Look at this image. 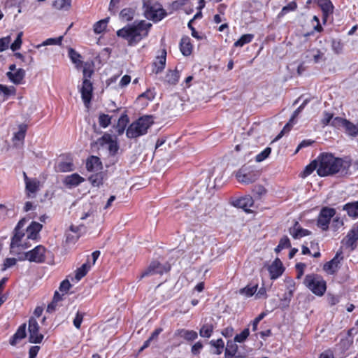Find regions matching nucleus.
<instances>
[{"label": "nucleus", "instance_id": "nucleus-1", "mask_svg": "<svg viewBox=\"0 0 358 358\" xmlns=\"http://www.w3.org/2000/svg\"><path fill=\"white\" fill-rule=\"evenodd\" d=\"M317 174L324 177L338 173L347 174L351 166L350 160L336 157L332 154L323 153L318 157Z\"/></svg>", "mask_w": 358, "mask_h": 358}, {"label": "nucleus", "instance_id": "nucleus-2", "mask_svg": "<svg viewBox=\"0 0 358 358\" xmlns=\"http://www.w3.org/2000/svg\"><path fill=\"white\" fill-rule=\"evenodd\" d=\"M151 27L152 24L145 20L135 21L119 29L117 35L127 40L129 45L133 46L148 35Z\"/></svg>", "mask_w": 358, "mask_h": 358}, {"label": "nucleus", "instance_id": "nucleus-3", "mask_svg": "<svg viewBox=\"0 0 358 358\" xmlns=\"http://www.w3.org/2000/svg\"><path fill=\"white\" fill-rule=\"evenodd\" d=\"M153 123L152 116L145 115L141 117L129 126L126 131V135L129 138H136L145 135Z\"/></svg>", "mask_w": 358, "mask_h": 358}, {"label": "nucleus", "instance_id": "nucleus-4", "mask_svg": "<svg viewBox=\"0 0 358 358\" xmlns=\"http://www.w3.org/2000/svg\"><path fill=\"white\" fill-rule=\"evenodd\" d=\"M303 284L317 296H322L327 289L326 282L322 276L317 274L307 275L304 278Z\"/></svg>", "mask_w": 358, "mask_h": 358}, {"label": "nucleus", "instance_id": "nucleus-5", "mask_svg": "<svg viewBox=\"0 0 358 358\" xmlns=\"http://www.w3.org/2000/svg\"><path fill=\"white\" fill-rule=\"evenodd\" d=\"M143 7L145 17L154 22L160 21L166 15L162 6L156 2L148 1L144 3Z\"/></svg>", "mask_w": 358, "mask_h": 358}, {"label": "nucleus", "instance_id": "nucleus-6", "mask_svg": "<svg viewBox=\"0 0 358 358\" xmlns=\"http://www.w3.org/2000/svg\"><path fill=\"white\" fill-rule=\"evenodd\" d=\"M236 178L238 182L249 185L258 179L259 173L249 166H243L236 172Z\"/></svg>", "mask_w": 358, "mask_h": 358}, {"label": "nucleus", "instance_id": "nucleus-7", "mask_svg": "<svg viewBox=\"0 0 358 358\" xmlns=\"http://www.w3.org/2000/svg\"><path fill=\"white\" fill-rule=\"evenodd\" d=\"M336 210L332 208L323 207L317 217V225L324 231L329 229L331 220L335 216Z\"/></svg>", "mask_w": 358, "mask_h": 358}, {"label": "nucleus", "instance_id": "nucleus-8", "mask_svg": "<svg viewBox=\"0 0 358 358\" xmlns=\"http://www.w3.org/2000/svg\"><path fill=\"white\" fill-rule=\"evenodd\" d=\"M23 178L27 196L29 198L36 197V193L40 190V181L36 178L28 177L25 172H23Z\"/></svg>", "mask_w": 358, "mask_h": 358}, {"label": "nucleus", "instance_id": "nucleus-9", "mask_svg": "<svg viewBox=\"0 0 358 358\" xmlns=\"http://www.w3.org/2000/svg\"><path fill=\"white\" fill-rule=\"evenodd\" d=\"M46 250L43 245H37L33 250L24 253L22 259H27L31 262L42 263L45 260Z\"/></svg>", "mask_w": 358, "mask_h": 358}, {"label": "nucleus", "instance_id": "nucleus-10", "mask_svg": "<svg viewBox=\"0 0 358 358\" xmlns=\"http://www.w3.org/2000/svg\"><path fill=\"white\" fill-rule=\"evenodd\" d=\"M29 342L32 343H41L44 336L39 333V326L35 318L31 317L29 320Z\"/></svg>", "mask_w": 358, "mask_h": 358}, {"label": "nucleus", "instance_id": "nucleus-11", "mask_svg": "<svg viewBox=\"0 0 358 358\" xmlns=\"http://www.w3.org/2000/svg\"><path fill=\"white\" fill-rule=\"evenodd\" d=\"M170 270L169 265H162L159 262L155 261L152 262L148 268L144 271L141 275V278L146 276L152 275L155 274H162L164 272H167Z\"/></svg>", "mask_w": 358, "mask_h": 358}, {"label": "nucleus", "instance_id": "nucleus-12", "mask_svg": "<svg viewBox=\"0 0 358 358\" xmlns=\"http://www.w3.org/2000/svg\"><path fill=\"white\" fill-rule=\"evenodd\" d=\"M99 141L101 145H108V150L110 155H115L117 152L119 145L117 144L116 137H114L110 134L106 133L99 138Z\"/></svg>", "mask_w": 358, "mask_h": 358}, {"label": "nucleus", "instance_id": "nucleus-13", "mask_svg": "<svg viewBox=\"0 0 358 358\" xmlns=\"http://www.w3.org/2000/svg\"><path fill=\"white\" fill-rule=\"evenodd\" d=\"M25 236L26 234L24 231L14 230L13 236L12 237L10 245L11 252L15 248L21 247L22 248H27L31 246L27 242L23 241V238L25 237Z\"/></svg>", "mask_w": 358, "mask_h": 358}, {"label": "nucleus", "instance_id": "nucleus-14", "mask_svg": "<svg viewBox=\"0 0 358 358\" xmlns=\"http://www.w3.org/2000/svg\"><path fill=\"white\" fill-rule=\"evenodd\" d=\"M358 241V224H355L347 234L343 240L345 245L353 250L357 247V241Z\"/></svg>", "mask_w": 358, "mask_h": 358}, {"label": "nucleus", "instance_id": "nucleus-15", "mask_svg": "<svg viewBox=\"0 0 358 358\" xmlns=\"http://www.w3.org/2000/svg\"><path fill=\"white\" fill-rule=\"evenodd\" d=\"M92 83L90 80H83V86L80 90L82 99L84 102V104L86 107H88L91 99H92Z\"/></svg>", "mask_w": 358, "mask_h": 358}, {"label": "nucleus", "instance_id": "nucleus-16", "mask_svg": "<svg viewBox=\"0 0 358 358\" xmlns=\"http://www.w3.org/2000/svg\"><path fill=\"white\" fill-rule=\"evenodd\" d=\"M343 258L342 252H337L335 257L324 265V270L329 274L335 273L338 269L341 261Z\"/></svg>", "mask_w": 358, "mask_h": 358}, {"label": "nucleus", "instance_id": "nucleus-17", "mask_svg": "<svg viewBox=\"0 0 358 358\" xmlns=\"http://www.w3.org/2000/svg\"><path fill=\"white\" fill-rule=\"evenodd\" d=\"M268 271L271 279H277L282 274L284 268L280 259L276 258L273 261L268 267Z\"/></svg>", "mask_w": 358, "mask_h": 358}, {"label": "nucleus", "instance_id": "nucleus-18", "mask_svg": "<svg viewBox=\"0 0 358 358\" xmlns=\"http://www.w3.org/2000/svg\"><path fill=\"white\" fill-rule=\"evenodd\" d=\"M289 232L294 239H299L311 234L308 229L302 228L298 222H295L294 226L289 229Z\"/></svg>", "mask_w": 358, "mask_h": 358}, {"label": "nucleus", "instance_id": "nucleus-19", "mask_svg": "<svg viewBox=\"0 0 358 358\" xmlns=\"http://www.w3.org/2000/svg\"><path fill=\"white\" fill-rule=\"evenodd\" d=\"M6 76L13 83L20 85L23 83L25 77V71L22 69H17L15 72L8 71Z\"/></svg>", "mask_w": 358, "mask_h": 358}, {"label": "nucleus", "instance_id": "nucleus-20", "mask_svg": "<svg viewBox=\"0 0 358 358\" xmlns=\"http://www.w3.org/2000/svg\"><path fill=\"white\" fill-rule=\"evenodd\" d=\"M42 224L32 222L31 224L27 228L26 239L36 240L38 236L39 231L42 229Z\"/></svg>", "mask_w": 358, "mask_h": 358}, {"label": "nucleus", "instance_id": "nucleus-21", "mask_svg": "<svg viewBox=\"0 0 358 358\" xmlns=\"http://www.w3.org/2000/svg\"><path fill=\"white\" fill-rule=\"evenodd\" d=\"M174 336L181 337L188 342H192L197 338L198 334L194 330L179 329L175 331Z\"/></svg>", "mask_w": 358, "mask_h": 358}, {"label": "nucleus", "instance_id": "nucleus-22", "mask_svg": "<svg viewBox=\"0 0 358 358\" xmlns=\"http://www.w3.org/2000/svg\"><path fill=\"white\" fill-rule=\"evenodd\" d=\"M166 51L163 50L161 55L157 57L156 60L153 63L152 72L157 74L164 70L166 65Z\"/></svg>", "mask_w": 358, "mask_h": 358}, {"label": "nucleus", "instance_id": "nucleus-23", "mask_svg": "<svg viewBox=\"0 0 358 358\" xmlns=\"http://www.w3.org/2000/svg\"><path fill=\"white\" fill-rule=\"evenodd\" d=\"M318 6L322 10L323 13V21H327V17L333 13L334 6L330 0H319Z\"/></svg>", "mask_w": 358, "mask_h": 358}, {"label": "nucleus", "instance_id": "nucleus-24", "mask_svg": "<svg viewBox=\"0 0 358 358\" xmlns=\"http://www.w3.org/2000/svg\"><path fill=\"white\" fill-rule=\"evenodd\" d=\"M85 179L81 177L78 173H73L71 175L67 176L64 181V183L66 186L69 187H76L79 185L81 182H84Z\"/></svg>", "mask_w": 358, "mask_h": 358}, {"label": "nucleus", "instance_id": "nucleus-25", "mask_svg": "<svg viewBox=\"0 0 358 358\" xmlns=\"http://www.w3.org/2000/svg\"><path fill=\"white\" fill-rule=\"evenodd\" d=\"M27 130V124H21L18 126V131L14 134V136L13 138V141L15 146H17L19 145L17 142H20V143H23Z\"/></svg>", "mask_w": 358, "mask_h": 358}, {"label": "nucleus", "instance_id": "nucleus-26", "mask_svg": "<svg viewBox=\"0 0 358 358\" xmlns=\"http://www.w3.org/2000/svg\"><path fill=\"white\" fill-rule=\"evenodd\" d=\"M253 199L250 196H246L243 198L236 200L234 205L238 208H243L245 211H248L249 208L253 205Z\"/></svg>", "mask_w": 358, "mask_h": 358}, {"label": "nucleus", "instance_id": "nucleus-27", "mask_svg": "<svg viewBox=\"0 0 358 358\" xmlns=\"http://www.w3.org/2000/svg\"><path fill=\"white\" fill-rule=\"evenodd\" d=\"M86 168L89 171H96L101 169L100 159L96 156H91L86 162Z\"/></svg>", "mask_w": 358, "mask_h": 358}, {"label": "nucleus", "instance_id": "nucleus-28", "mask_svg": "<svg viewBox=\"0 0 358 358\" xmlns=\"http://www.w3.org/2000/svg\"><path fill=\"white\" fill-rule=\"evenodd\" d=\"M180 49L182 54L185 56H189L192 51V45L190 43V38L188 36H183L180 43Z\"/></svg>", "mask_w": 358, "mask_h": 358}, {"label": "nucleus", "instance_id": "nucleus-29", "mask_svg": "<svg viewBox=\"0 0 358 358\" xmlns=\"http://www.w3.org/2000/svg\"><path fill=\"white\" fill-rule=\"evenodd\" d=\"M26 324H22L19 327L15 334L10 340V344L15 345L17 343L26 337Z\"/></svg>", "mask_w": 358, "mask_h": 358}, {"label": "nucleus", "instance_id": "nucleus-30", "mask_svg": "<svg viewBox=\"0 0 358 358\" xmlns=\"http://www.w3.org/2000/svg\"><path fill=\"white\" fill-rule=\"evenodd\" d=\"M343 210L352 217H358V201L348 203L343 206Z\"/></svg>", "mask_w": 358, "mask_h": 358}, {"label": "nucleus", "instance_id": "nucleus-31", "mask_svg": "<svg viewBox=\"0 0 358 358\" xmlns=\"http://www.w3.org/2000/svg\"><path fill=\"white\" fill-rule=\"evenodd\" d=\"M129 122V117L126 114H123L119 118L117 124L116 126V131L118 135H122L127 127V123Z\"/></svg>", "mask_w": 358, "mask_h": 358}, {"label": "nucleus", "instance_id": "nucleus-32", "mask_svg": "<svg viewBox=\"0 0 358 358\" xmlns=\"http://www.w3.org/2000/svg\"><path fill=\"white\" fill-rule=\"evenodd\" d=\"M345 133L352 137L358 136V124H354L347 120L344 127Z\"/></svg>", "mask_w": 358, "mask_h": 358}, {"label": "nucleus", "instance_id": "nucleus-33", "mask_svg": "<svg viewBox=\"0 0 358 358\" xmlns=\"http://www.w3.org/2000/svg\"><path fill=\"white\" fill-rule=\"evenodd\" d=\"M106 175L103 172L92 175L89 180L94 187H99L103 184Z\"/></svg>", "mask_w": 358, "mask_h": 358}, {"label": "nucleus", "instance_id": "nucleus-34", "mask_svg": "<svg viewBox=\"0 0 358 358\" xmlns=\"http://www.w3.org/2000/svg\"><path fill=\"white\" fill-rule=\"evenodd\" d=\"M238 350V346L236 344L232 342H228L225 349L224 356L225 358H234L236 353Z\"/></svg>", "mask_w": 358, "mask_h": 358}, {"label": "nucleus", "instance_id": "nucleus-35", "mask_svg": "<svg viewBox=\"0 0 358 358\" xmlns=\"http://www.w3.org/2000/svg\"><path fill=\"white\" fill-rule=\"evenodd\" d=\"M179 71L177 70L169 71L165 76V80L172 85H176L179 79Z\"/></svg>", "mask_w": 358, "mask_h": 358}, {"label": "nucleus", "instance_id": "nucleus-36", "mask_svg": "<svg viewBox=\"0 0 358 358\" xmlns=\"http://www.w3.org/2000/svg\"><path fill=\"white\" fill-rule=\"evenodd\" d=\"M258 285H247L245 287L242 288L239 290V293L246 297H250L253 296L257 291Z\"/></svg>", "mask_w": 358, "mask_h": 358}, {"label": "nucleus", "instance_id": "nucleus-37", "mask_svg": "<svg viewBox=\"0 0 358 358\" xmlns=\"http://www.w3.org/2000/svg\"><path fill=\"white\" fill-rule=\"evenodd\" d=\"M254 38V35L250 34H243L241 37L234 43L235 47H243L244 45L250 43Z\"/></svg>", "mask_w": 358, "mask_h": 358}, {"label": "nucleus", "instance_id": "nucleus-38", "mask_svg": "<svg viewBox=\"0 0 358 358\" xmlns=\"http://www.w3.org/2000/svg\"><path fill=\"white\" fill-rule=\"evenodd\" d=\"M91 268V265L87 262L85 264H83L81 267L77 269L76 273V278L78 280H80L82 278H83L87 272L90 271Z\"/></svg>", "mask_w": 358, "mask_h": 358}, {"label": "nucleus", "instance_id": "nucleus-39", "mask_svg": "<svg viewBox=\"0 0 358 358\" xmlns=\"http://www.w3.org/2000/svg\"><path fill=\"white\" fill-rule=\"evenodd\" d=\"M71 0H55L52 6L58 10H69L71 7Z\"/></svg>", "mask_w": 358, "mask_h": 358}, {"label": "nucleus", "instance_id": "nucleus-40", "mask_svg": "<svg viewBox=\"0 0 358 358\" xmlns=\"http://www.w3.org/2000/svg\"><path fill=\"white\" fill-rule=\"evenodd\" d=\"M213 331V326L211 324H205L199 331V334L203 338H210Z\"/></svg>", "mask_w": 358, "mask_h": 358}, {"label": "nucleus", "instance_id": "nucleus-41", "mask_svg": "<svg viewBox=\"0 0 358 358\" xmlns=\"http://www.w3.org/2000/svg\"><path fill=\"white\" fill-rule=\"evenodd\" d=\"M108 22V18L103 19V20H101L96 22L94 24V27H93L94 31L96 34L102 33L106 29V28L107 27Z\"/></svg>", "mask_w": 358, "mask_h": 358}, {"label": "nucleus", "instance_id": "nucleus-42", "mask_svg": "<svg viewBox=\"0 0 358 358\" xmlns=\"http://www.w3.org/2000/svg\"><path fill=\"white\" fill-rule=\"evenodd\" d=\"M319 166V161L318 158L315 160H313L311 163H310L308 166H306L303 172V176L306 177L311 174L314 170L318 169Z\"/></svg>", "mask_w": 358, "mask_h": 358}, {"label": "nucleus", "instance_id": "nucleus-43", "mask_svg": "<svg viewBox=\"0 0 358 358\" xmlns=\"http://www.w3.org/2000/svg\"><path fill=\"white\" fill-rule=\"evenodd\" d=\"M323 55H324L323 53H322L319 50L312 49L307 52L306 57H312L313 58L314 62L318 63L320 62Z\"/></svg>", "mask_w": 358, "mask_h": 358}, {"label": "nucleus", "instance_id": "nucleus-44", "mask_svg": "<svg viewBox=\"0 0 358 358\" xmlns=\"http://www.w3.org/2000/svg\"><path fill=\"white\" fill-rule=\"evenodd\" d=\"M296 3L294 1H292L282 8L281 11L278 14V17H281L286 15L287 13L291 11H294L296 9Z\"/></svg>", "mask_w": 358, "mask_h": 358}, {"label": "nucleus", "instance_id": "nucleus-45", "mask_svg": "<svg viewBox=\"0 0 358 358\" xmlns=\"http://www.w3.org/2000/svg\"><path fill=\"white\" fill-rule=\"evenodd\" d=\"M23 36V33L22 31L19 32L17 35V37L14 42L10 44V49L13 51H16L21 48L22 40V37Z\"/></svg>", "mask_w": 358, "mask_h": 358}, {"label": "nucleus", "instance_id": "nucleus-46", "mask_svg": "<svg viewBox=\"0 0 358 358\" xmlns=\"http://www.w3.org/2000/svg\"><path fill=\"white\" fill-rule=\"evenodd\" d=\"M134 12L131 8H124L120 12V17L126 20L130 21L134 18Z\"/></svg>", "mask_w": 358, "mask_h": 358}, {"label": "nucleus", "instance_id": "nucleus-47", "mask_svg": "<svg viewBox=\"0 0 358 358\" xmlns=\"http://www.w3.org/2000/svg\"><path fill=\"white\" fill-rule=\"evenodd\" d=\"M11 42V36H7L0 38V52L7 50Z\"/></svg>", "mask_w": 358, "mask_h": 358}, {"label": "nucleus", "instance_id": "nucleus-48", "mask_svg": "<svg viewBox=\"0 0 358 358\" xmlns=\"http://www.w3.org/2000/svg\"><path fill=\"white\" fill-rule=\"evenodd\" d=\"M62 36H59L56 38H50L45 41L43 43L37 45L36 46V48H40L43 45H57L60 44L62 41Z\"/></svg>", "mask_w": 358, "mask_h": 358}, {"label": "nucleus", "instance_id": "nucleus-49", "mask_svg": "<svg viewBox=\"0 0 358 358\" xmlns=\"http://www.w3.org/2000/svg\"><path fill=\"white\" fill-rule=\"evenodd\" d=\"M331 48H332V50L336 53V54H339L342 52L343 50V43H341V40H338V39H333L331 41Z\"/></svg>", "mask_w": 358, "mask_h": 358}, {"label": "nucleus", "instance_id": "nucleus-50", "mask_svg": "<svg viewBox=\"0 0 358 358\" xmlns=\"http://www.w3.org/2000/svg\"><path fill=\"white\" fill-rule=\"evenodd\" d=\"M210 344L216 348L215 353L217 355H220L222 353L223 348L224 347V341L222 338L217 339L216 341H211Z\"/></svg>", "mask_w": 358, "mask_h": 358}, {"label": "nucleus", "instance_id": "nucleus-51", "mask_svg": "<svg viewBox=\"0 0 358 358\" xmlns=\"http://www.w3.org/2000/svg\"><path fill=\"white\" fill-rule=\"evenodd\" d=\"M249 334V329L246 328L234 337V341L237 343H243L246 340Z\"/></svg>", "mask_w": 358, "mask_h": 358}, {"label": "nucleus", "instance_id": "nucleus-52", "mask_svg": "<svg viewBox=\"0 0 358 358\" xmlns=\"http://www.w3.org/2000/svg\"><path fill=\"white\" fill-rule=\"evenodd\" d=\"M94 73V70L92 68L90 64H85L83 68V80H90L92 74Z\"/></svg>", "mask_w": 358, "mask_h": 358}, {"label": "nucleus", "instance_id": "nucleus-53", "mask_svg": "<svg viewBox=\"0 0 358 358\" xmlns=\"http://www.w3.org/2000/svg\"><path fill=\"white\" fill-rule=\"evenodd\" d=\"M111 122V117L106 114H101L99 117V123L101 127L106 128L107 127Z\"/></svg>", "mask_w": 358, "mask_h": 358}, {"label": "nucleus", "instance_id": "nucleus-54", "mask_svg": "<svg viewBox=\"0 0 358 358\" xmlns=\"http://www.w3.org/2000/svg\"><path fill=\"white\" fill-rule=\"evenodd\" d=\"M73 164L69 162H62L58 164V169L61 172H68L73 170Z\"/></svg>", "mask_w": 358, "mask_h": 358}, {"label": "nucleus", "instance_id": "nucleus-55", "mask_svg": "<svg viewBox=\"0 0 358 358\" xmlns=\"http://www.w3.org/2000/svg\"><path fill=\"white\" fill-rule=\"evenodd\" d=\"M271 148H265L263 151H262L260 153H259L257 156H256V161L257 162H261L262 161H264L265 159H266L269 155L271 154Z\"/></svg>", "mask_w": 358, "mask_h": 358}, {"label": "nucleus", "instance_id": "nucleus-56", "mask_svg": "<svg viewBox=\"0 0 358 358\" xmlns=\"http://www.w3.org/2000/svg\"><path fill=\"white\" fill-rule=\"evenodd\" d=\"M69 56L74 64H78L80 63V58L81 57L80 55L74 49L70 48L69 50Z\"/></svg>", "mask_w": 358, "mask_h": 358}, {"label": "nucleus", "instance_id": "nucleus-57", "mask_svg": "<svg viewBox=\"0 0 358 358\" xmlns=\"http://www.w3.org/2000/svg\"><path fill=\"white\" fill-rule=\"evenodd\" d=\"M0 92L3 93L6 96H9L15 94V89L14 87H7L0 84Z\"/></svg>", "mask_w": 358, "mask_h": 358}, {"label": "nucleus", "instance_id": "nucleus-58", "mask_svg": "<svg viewBox=\"0 0 358 358\" xmlns=\"http://www.w3.org/2000/svg\"><path fill=\"white\" fill-rule=\"evenodd\" d=\"M348 120L343 119L340 117H336L333 118L331 125L335 127H344Z\"/></svg>", "mask_w": 358, "mask_h": 358}, {"label": "nucleus", "instance_id": "nucleus-59", "mask_svg": "<svg viewBox=\"0 0 358 358\" xmlns=\"http://www.w3.org/2000/svg\"><path fill=\"white\" fill-rule=\"evenodd\" d=\"M83 316H84L83 313L78 311L76 315V317L73 321V325L78 329H79L80 328V325H81L83 320Z\"/></svg>", "mask_w": 358, "mask_h": 358}, {"label": "nucleus", "instance_id": "nucleus-60", "mask_svg": "<svg viewBox=\"0 0 358 358\" xmlns=\"http://www.w3.org/2000/svg\"><path fill=\"white\" fill-rule=\"evenodd\" d=\"M333 114L327 111L324 112V117L322 119L321 122L324 126L331 124L333 120Z\"/></svg>", "mask_w": 358, "mask_h": 358}, {"label": "nucleus", "instance_id": "nucleus-61", "mask_svg": "<svg viewBox=\"0 0 358 358\" xmlns=\"http://www.w3.org/2000/svg\"><path fill=\"white\" fill-rule=\"evenodd\" d=\"M294 122H290V120L285 125L282 130L280 133L276 136L275 138V141L280 139L285 133L288 132L291 127H292Z\"/></svg>", "mask_w": 358, "mask_h": 358}, {"label": "nucleus", "instance_id": "nucleus-62", "mask_svg": "<svg viewBox=\"0 0 358 358\" xmlns=\"http://www.w3.org/2000/svg\"><path fill=\"white\" fill-rule=\"evenodd\" d=\"M71 287V283L68 280H63L59 286V290L60 292L64 293H67V292L69 290L70 287Z\"/></svg>", "mask_w": 358, "mask_h": 358}, {"label": "nucleus", "instance_id": "nucleus-63", "mask_svg": "<svg viewBox=\"0 0 358 358\" xmlns=\"http://www.w3.org/2000/svg\"><path fill=\"white\" fill-rule=\"evenodd\" d=\"M280 248H289L291 247L289 239L287 236H283L279 242Z\"/></svg>", "mask_w": 358, "mask_h": 358}, {"label": "nucleus", "instance_id": "nucleus-64", "mask_svg": "<svg viewBox=\"0 0 358 358\" xmlns=\"http://www.w3.org/2000/svg\"><path fill=\"white\" fill-rule=\"evenodd\" d=\"M16 262L17 259L15 258H6L3 263V270H6V268L14 266Z\"/></svg>", "mask_w": 358, "mask_h": 358}]
</instances>
